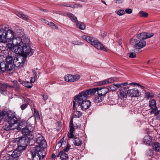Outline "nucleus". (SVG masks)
Wrapping results in <instances>:
<instances>
[{
	"mask_svg": "<svg viewBox=\"0 0 160 160\" xmlns=\"http://www.w3.org/2000/svg\"><path fill=\"white\" fill-rule=\"evenodd\" d=\"M16 125V126H15L16 127H15V129H17L19 131L21 130V131L22 130L25 129L27 126H28L27 125V123L25 122H21L19 123L18 124L17 123V125Z\"/></svg>",
	"mask_w": 160,
	"mask_h": 160,
	"instance_id": "23",
	"label": "nucleus"
},
{
	"mask_svg": "<svg viewBox=\"0 0 160 160\" xmlns=\"http://www.w3.org/2000/svg\"><path fill=\"white\" fill-rule=\"evenodd\" d=\"M15 37L20 38H27L24 34V30L23 29L18 28L15 32Z\"/></svg>",
	"mask_w": 160,
	"mask_h": 160,
	"instance_id": "22",
	"label": "nucleus"
},
{
	"mask_svg": "<svg viewBox=\"0 0 160 160\" xmlns=\"http://www.w3.org/2000/svg\"><path fill=\"white\" fill-rule=\"evenodd\" d=\"M29 43L26 42L23 43V45L22 46V53L26 56H31L32 55L34 51V49H32L28 45Z\"/></svg>",
	"mask_w": 160,
	"mask_h": 160,
	"instance_id": "9",
	"label": "nucleus"
},
{
	"mask_svg": "<svg viewBox=\"0 0 160 160\" xmlns=\"http://www.w3.org/2000/svg\"><path fill=\"white\" fill-rule=\"evenodd\" d=\"M157 133L160 135V128L158 129L157 130Z\"/></svg>",
	"mask_w": 160,
	"mask_h": 160,
	"instance_id": "64",
	"label": "nucleus"
},
{
	"mask_svg": "<svg viewBox=\"0 0 160 160\" xmlns=\"http://www.w3.org/2000/svg\"><path fill=\"white\" fill-rule=\"evenodd\" d=\"M10 53L11 54V51L10 52ZM10 55L12 58V64L14 67H19L22 66L26 61V58L23 56H12L11 54Z\"/></svg>",
	"mask_w": 160,
	"mask_h": 160,
	"instance_id": "6",
	"label": "nucleus"
},
{
	"mask_svg": "<svg viewBox=\"0 0 160 160\" xmlns=\"http://www.w3.org/2000/svg\"><path fill=\"white\" fill-rule=\"evenodd\" d=\"M41 20L42 22L45 23L47 24L48 25H49V22L48 21L42 18L41 19Z\"/></svg>",
	"mask_w": 160,
	"mask_h": 160,
	"instance_id": "57",
	"label": "nucleus"
},
{
	"mask_svg": "<svg viewBox=\"0 0 160 160\" xmlns=\"http://www.w3.org/2000/svg\"><path fill=\"white\" fill-rule=\"evenodd\" d=\"M14 52L16 53L23 54L22 47H20V46H15L14 48Z\"/></svg>",
	"mask_w": 160,
	"mask_h": 160,
	"instance_id": "32",
	"label": "nucleus"
},
{
	"mask_svg": "<svg viewBox=\"0 0 160 160\" xmlns=\"http://www.w3.org/2000/svg\"><path fill=\"white\" fill-rule=\"evenodd\" d=\"M124 13V11L123 10H119L117 12V14L119 16L122 15Z\"/></svg>",
	"mask_w": 160,
	"mask_h": 160,
	"instance_id": "50",
	"label": "nucleus"
},
{
	"mask_svg": "<svg viewBox=\"0 0 160 160\" xmlns=\"http://www.w3.org/2000/svg\"><path fill=\"white\" fill-rule=\"evenodd\" d=\"M125 11L128 14H130L132 12V10L131 8H127L126 9Z\"/></svg>",
	"mask_w": 160,
	"mask_h": 160,
	"instance_id": "56",
	"label": "nucleus"
},
{
	"mask_svg": "<svg viewBox=\"0 0 160 160\" xmlns=\"http://www.w3.org/2000/svg\"><path fill=\"white\" fill-rule=\"evenodd\" d=\"M62 6H65V7H72V8H73V7L72 6H70L69 5H68L66 3L63 4Z\"/></svg>",
	"mask_w": 160,
	"mask_h": 160,
	"instance_id": "60",
	"label": "nucleus"
},
{
	"mask_svg": "<svg viewBox=\"0 0 160 160\" xmlns=\"http://www.w3.org/2000/svg\"><path fill=\"white\" fill-rule=\"evenodd\" d=\"M129 88L128 86L122 87V88L120 89V95L123 98H126L127 94H128V89Z\"/></svg>",
	"mask_w": 160,
	"mask_h": 160,
	"instance_id": "21",
	"label": "nucleus"
},
{
	"mask_svg": "<svg viewBox=\"0 0 160 160\" xmlns=\"http://www.w3.org/2000/svg\"><path fill=\"white\" fill-rule=\"evenodd\" d=\"M5 52L8 54V55L6 54L5 56V57H6L5 60L6 63L2 62L0 63V73H2L6 70L11 71L14 68L12 58L10 55L11 53H9L7 50L5 51Z\"/></svg>",
	"mask_w": 160,
	"mask_h": 160,
	"instance_id": "2",
	"label": "nucleus"
},
{
	"mask_svg": "<svg viewBox=\"0 0 160 160\" xmlns=\"http://www.w3.org/2000/svg\"><path fill=\"white\" fill-rule=\"evenodd\" d=\"M6 48L10 51L12 50L14 48L13 45L10 43H8L6 44Z\"/></svg>",
	"mask_w": 160,
	"mask_h": 160,
	"instance_id": "44",
	"label": "nucleus"
},
{
	"mask_svg": "<svg viewBox=\"0 0 160 160\" xmlns=\"http://www.w3.org/2000/svg\"><path fill=\"white\" fill-rule=\"evenodd\" d=\"M140 94V92L136 88H134L128 90V95L131 97H138Z\"/></svg>",
	"mask_w": 160,
	"mask_h": 160,
	"instance_id": "16",
	"label": "nucleus"
},
{
	"mask_svg": "<svg viewBox=\"0 0 160 160\" xmlns=\"http://www.w3.org/2000/svg\"><path fill=\"white\" fill-rule=\"evenodd\" d=\"M118 80V78H111L106 80L100 81L98 83V85L101 86L111 83H113L115 81Z\"/></svg>",
	"mask_w": 160,
	"mask_h": 160,
	"instance_id": "15",
	"label": "nucleus"
},
{
	"mask_svg": "<svg viewBox=\"0 0 160 160\" xmlns=\"http://www.w3.org/2000/svg\"><path fill=\"white\" fill-rule=\"evenodd\" d=\"M73 143L75 145L79 146L82 144V141L80 140L79 138L76 137L74 139Z\"/></svg>",
	"mask_w": 160,
	"mask_h": 160,
	"instance_id": "31",
	"label": "nucleus"
},
{
	"mask_svg": "<svg viewBox=\"0 0 160 160\" xmlns=\"http://www.w3.org/2000/svg\"><path fill=\"white\" fill-rule=\"evenodd\" d=\"M34 77L35 78H37V73L36 72H34Z\"/></svg>",
	"mask_w": 160,
	"mask_h": 160,
	"instance_id": "63",
	"label": "nucleus"
},
{
	"mask_svg": "<svg viewBox=\"0 0 160 160\" xmlns=\"http://www.w3.org/2000/svg\"><path fill=\"white\" fill-rule=\"evenodd\" d=\"M152 140V137L149 135H146L144 138L143 139L144 143L148 145L150 144V143Z\"/></svg>",
	"mask_w": 160,
	"mask_h": 160,
	"instance_id": "26",
	"label": "nucleus"
},
{
	"mask_svg": "<svg viewBox=\"0 0 160 160\" xmlns=\"http://www.w3.org/2000/svg\"><path fill=\"white\" fill-rule=\"evenodd\" d=\"M34 128L31 126H28L24 129L22 130L21 131L23 136H28L30 137V133L33 131Z\"/></svg>",
	"mask_w": 160,
	"mask_h": 160,
	"instance_id": "14",
	"label": "nucleus"
},
{
	"mask_svg": "<svg viewBox=\"0 0 160 160\" xmlns=\"http://www.w3.org/2000/svg\"><path fill=\"white\" fill-rule=\"evenodd\" d=\"M88 91H90V92H91V95H94L96 92L98 96L103 97V98L108 93L109 91V89L107 88H103L99 89L98 88H93V89H88Z\"/></svg>",
	"mask_w": 160,
	"mask_h": 160,
	"instance_id": "7",
	"label": "nucleus"
},
{
	"mask_svg": "<svg viewBox=\"0 0 160 160\" xmlns=\"http://www.w3.org/2000/svg\"><path fill=\"white\" fill-rule=\"evenodd\" d=\"M144 32H142L138 34L137 37V39H138V40H144L145 39V36Z\"/></svg>",
	"mask_w": 160,
	"mask_h": 160,
	"instance_id": "37",
	"label": "nucleus"
},
{
	"mask_svg": "<svg viewBox=\"0 0 160 160\" xmlns=\"http://www.w3.org/2000/svg\"><path fill=\"white\" fill-rule=\"evenodd\" d=\"M60 154H61V160H68V155L65 152H64V151H61L60 152Z\"/></svg>",
	"mask_w": 160,
	"mask_h": 160,
	"instance_id": "30",
	"label": "nucleus"
},
{
	"mask_svg": "<svg viewBox=\"0 0 160 160\" xmlns=\"http://www.w3.org/2000/svg\"><path fill=\"white\" fill-rule=\"evenodd\" d=\"M0 92L4 95H6L7 93V91L5 90L2 89L0 87Z\"/></svg>",
	"mask_w": 160,
	"mask_h": 160,
	"instance_id": "54",
	"label": "nucleus"
},
{
	"mask_svg": "<svg viewBox=\"0 0 160 160\" xmlns=\"http://www.w3.org/2000/svg\"><path fill=\"white\" fill-rule=\"evenodd\" d=\"M67 15L69 17L71 20L73 22L76 23L78 22L76 17L72 13L68 12L67 13Z\"/></svg>",
	"mask_w": 160,
	"mask_h": 160,
	"instance_id": "27",
	"label": "nucleus"
},
{
	"mask_svg": "<svg viewBox=\"0 0 160 160\" xmlns=\"http://www.w3.org/2000/svg\"><path fill=\"white\" fill-rule=\"evenodd\" d=\"M74 115L75 118H79L82 115V113L80 111H76L74 112Z\"/></svg>",
	"mask_w": 160,
	"mask_h": 160,
	"instance_id": "41",
	"label": "nucleus"
},
{
	"mask_svg": "<svg viewBox=\"0 0 160 160\" xmlns=\"http://www.w3.org/2000/svg\"><path fill=\"white\" fill-rule=\"evenodd\" d=\"M18 81L21 84L28 88H31L32 86V84L29 82L24 81L20 79H19Z\"/></svg>",
	"mask_w": 160,
	"mask_h": 160,
	"instance_id": "24",
	"label": "nucleus"
},
{
	"mask_svg": "<svg viewBox=\"0 0 160 160\" xmlns=\"http://www.w3.org/2000/svg\"><path fill=\"white\" fill-rule=\"evenodd\" d=\"M36 142L38 144L37 146L36 147H38L43 149L47 147V144L46 141L44 138L40 135H39L37 138Z\"/></svg>",
	"mask_w": 160,
	"mask_h": 160,
	"instance_id": "11",
	"label": "nucleus"
},
{
	"mask_svg": "<svg viewBox=\"0 0 160 160\" xmlns=\"http://www.w3.org/2000/svg\"><path fill=\"white\" fill-rule=\"evenodd\" d=\"M128 54H129V57L130 58H133L136 57V55L134 52H131L128 53Z\"/></svg>",
	"mask_w": 160,
	"mask_h": 160,
	"instance_id": "53",
	"label": "nucleus"
},
{
	"mask_svg": "<svg viewBox=\"0 0 160 160\" xmlns=\"http://www.w3.org/2000/svg\"><path fill=\"white\" fill-rule=\"evenodd\" d=\"M80 76L78 74L72 75L68 74L66 75L64 77L65 80L67 82H71L78 81L80 78Z\"/></svg>",
	"mask_w": 160,
	"mask_h": 160,
	"instance_id": "12",
	"label": "nucleus"
},
{
	"mask_svg": "<svg viewBox=\"0 0 160 160\" xmlns=\"http://www.w3.org/2000/svg\"><path fill=\"white\" fill-rule=\"evenodd\" d=\"M45 155L44 150L38 147H35L32 154L33 160H41L44 157Z\"/></svg>",
	"mask_w": 160,
	"mask_h": 160,
	"instance_id": "5",
	"label": "nucleus"
},
{
	"mask_svg": "<svg viewBox=\"0 0 160 160\" xmlns=\"http://www.w3.org/2000/svg\"><path fill=\"white\" fill-rule=\"evenodd\" d=\"M13 86H10L11 88H15V90L17 92H19L20 90V88L19 84L16 81H13Z\"/></svg>",
	"mask_w": 160,
	"mask_h": 160,
	"instance_id": "33",
	"label": "nucleus"
},
{
	"mask_svg": "<svg viewBox=\"0 0 160 160\" xmlns=\"http://www.w3.org/2000/svg\"><path fill=\"white\" fill-rule=\"evenodd\" d=\"M76 24L77 27L81 30H84L85 28V25L82 22L79 23L78 21Z\"/></svg>",
	"mask_w": 160,
	"mask_h": 160,
	"instance_id": "38",
	"label": "nucleus"
},
{
	"mask_svg": "<svg viewBox=\"0 0 160 160\" xmlns=\"http://www.w3.org/2000/svg\"><path fill=\"white\" fill-rule=\"evenodd\" d=\"M15 126L8 122L7 123L3 126V129L6 131L10 130L15 129Z\"/></svg>",
	"mask_w": 160,
	"mask_h": 160,
	"instance_id": "25",
	"label": "nucleus"
},
{
	"mask_svg": "<svg viewBox=\"0 0 160 160\" xmlns=\"http://www.w3.org/2000/svg\"><path fill=\"white\" fill-rule=\"evenodd\" d=\"M73 122V118H72L69 122V127L70 128L69 132L68 134V137L70 138H72L74 136L73 133L74 130Z\"/></svg>",
	"mask_w": 160,
	"mask_h": 160,
	"instance_id": "18",
	"label": "nucleus"
},
{
	"mask_svg": "<svg viewBox=\"0 0 160 160\" xmlns=\"http://www.w3.org/2000/svg\"><path fill=\"white\" fill-rule=\"evenodd\" d=\"M6 114V112L5 111L2 112L0 113V122L1 121L2 119Z\"/></svg>",
	"mask_w": 160,
	"mask_h": 160,
	"instance_id": "51",
	"label": "nucleus"
},
{
	"mask_svg": "<svg viewBox=\"0 0 160 160\" xmlns=\"http://www.w3.org/2000/svg\"><path fill=\"white\" fill-rule=\"evenodd\" d=\"M51 27L54 29H58V26L52 22H51Z\"/></svg>",
	"mask_w": 160,
	"mask_h": 160,
	"instance_id": "48",
	"label": "nucleus"
},
{
	"mask_svg": "<svg viewBox=\"0 0 160 160\" xmlns=\"http://www.w3.org/2000/svg\"><path fill=\"white\" fill-rule=\"evenodd\" d=\"M42 96L43 97V99L45 100H47L48 99V97L47 95L44 94L43 95H42Z\"/></svg>",
	"mask_w": 160,
	"mask_h": 160,
	"instance_id": "59",
	"label": "nucleus"
},
{
	"mask_svg": "<svg viewBox=\"0 0 160 160\" xmlns=\"http://www.w3.org/2000/svg\"><path fill=\"white\" fill-rule=\"evenodd\" d=\"M149 106L151 109V110H152L153 108H157L156 106V100L154 99H152L149 101Z\"/></svg>",
	"mask_w": 160,
	"mask_h": 160,
	"instance_id": "28",
	"label": "nucleus"
},
{
	"mask_svg": "<svg viewBox=\"0 0 160 160\" xmlns=\"http://www.w3.org/2000/svg\"><path fill=\"white\" fill-rule=\"evenodd\" d=\"M28 104L26 102H25L24 104H23L21 105L20 108L22 110H23L28 106Z\"/></svg>",
	"mask_w": 160,
	"mask_h": 160,
	"instance_id": "49",
	"label": "nucleus"
},
{
	"mask_svg": "<svg viewBox=\"0 0 160 160\" xmlns=\"http://www.w3.org/2000/svg\"><path fill=\"white\" fill-rule=\"evenodd\" d=\"M146 97L147 98V99L149 98L151 99L152 98L154 95L152 93H150L149 92H147L145 93Z\"/></svg>",
	"mask_w": 160,
	"mask_h": 160,
	"instance_id": "42",
	"label": "nucleus"
},
{
	"mask_svg": "<svg viewBox=\"0 0 160 160\" xmlns=\"http://www.w3.org/2000/svg\"><path fill=\"white\" fill-rule=\"evenodd\" d=\"M153 154V151L151 149L149 150L147 152V155L149 156H152Z\"/></svg>",
	"mask_w": 160,
	"mask_h": 160,
	"instance_id": "47",
	"label": "nucleus"
},
{
	"mask_svg": "<svg viewBox=\"0 0 160 160\" xmlns=\"http://www.w3.org/2000/svg\"><path fill=\"white\" fill-rule=\"evenodd\" d=\"M22 152L17 150L13 151L12 156L9 158V160H19V157L21 156Z\"/></svg>",
	"mask_w": 160,
	"mask_h": 160,
	"instance_id": "17",
	"label": "nucleus"
},
{
	"mask_svg": "<svg viewBox=\"0 0 160 160\" xmlns=\"http://www.w3.org/2000/svg\"><path fill=\"white\" fill-rule=\"evenodd\" d=\"M12 41L13 44L19 46H21V44H23V43H29L30 42L29 39L28 38L24 37L22 38L18 37H14Z\"/></svg>",
	"mask_w": 160,
	"mask_h": 160,
	"instance_id": "10",
	"label": "nucleus"
},
{
	"mask_svg": "<svg viewBox=\"0 0 160 160\" xmlns=\"http://www.w3.org/2000/svg\"><path fill=\"white\" fill-rule=\"evenodd\" d=\"M145 34V39L147 38H151L152 37L153 35V34L152 33H147L145 32H144Z\"/></svg>",
	"mask_w": 160,
	"mask_h": 160,
	"instance_id": "45",
	"label": "nucleus"
},
{
	"mask_svg": "<svg viewBox=\"0 0 160 160\" xmlns=\"http://www.w3.org/2000/svg\"><path fill=\"white\" fill-rule=\"evenodd\" d=\"M6 31L4 29H0V42L2 43L6 42Z\"/></svg>",
	"mask_w": 160,
	"mask_h": 160,
	"instance_id": "20",
	"label": "nucleus"
},
{
	"mask_svg": "<svg viewBox=\"0 0 160 160\" xmlns=\"http://www.w3.org/2000/svg\"><path fill=\"white\" fill-rule=\"evenodd\" d=\"M103 97L98 96L96 97L94 99V102L96 103H99L101 102L104 99Z\"/></svg>",
	"mask_w": 160,
	"mask_h": 160,
	"instance_id": "39",
	"label": "nucleus"
},
{
	"mask_svg": "<svg viewBox=\"0 0 160 160\" xmlns=\"http://www.w3.org/2000/svg\"><path fill=\"white\" fill-rule=\"evenodd\" d=\"M71 145L68 144L67 146L64 149V150L62 151H64V152H67L69 149Z\"/></svg>",
	"mask_w": 160,
	"mask_h": 160,
	"instance_id": "52",
	"label": "nucleus"
},
{
	"mask_svg": "<svg viewBox=\"0 0 160 160\" xmlns=\"http://www.w3.org/2000/svg\"><path fill=\"white\" fill-rule=\"evenodd\" d=\"M152 148L155 151L158 152L160 150V145L159 143L156 142L153 144Z\"/></svg>",
	"mask_w": 160,
	"mask_h": 160,
	"instance_id": "36",
	"label": "nucleus"
},
{
	"mask_svg": "<svg viewBox=\"0 0 160 160\" xmlns=\"http://www.w3.org/2000/svg\"><path fill=\"white\" fill-rule=\"evenodd\" d=\"M30 138L28 136H21L13 139V142L17 143L18 145L16 149L21 152L24 150L28 146Z\"/></svg>",
	"mask_w": 160,
	"mask_h": 160,
	"instance_id": "3",
	"label": "nucleus"
},
{
	"mask_svg": "<svg viewBox=\"0 0 160 160\" xmlns=\"http://www.w3.org/2000/svg\"><path fill=\"white\" fill-rule=\"evenodd\" d=\"M16 14L20 18L26 21H28L29 19L27 15H24L21 12H16Z\"/></svg>",
	"mask_w": 160,
	"mask_h": 160,
	"instance_id": "29",
	"label": "nucleus"
},
{
	"mask_svg": "<svg viewBox=\"0 0 160 160\" xmlns=\"http://www.w3.org/2000/svg\"><path fill=\"white\" fill-rule=\"evenodd\" d=\"M128 85H129V84H128L127 82H123L121 83H114L113 84V85L115 86L117 88H122L123 86H126Z\"/></svg>",
	"mask_w": 160,
	"mask_h": 160,
	"instance_id": "35",
	"label": "nucleus"
},
{
	"mask_svg": "<svg viewBox=\"0 0 160 160\" xmlns=\"http://www.w3.org/2000/svg\"><path fill=\"white\" fill-rule=\"evenodd\" d=\"M34 112L36 114V117H38L39 118V116L38 112L36 111L35 109H34Z\"/></svg>",
	"mask_w": 160,
	"mask_h": 160,
	"instance_id": "61",
	"label": "nucleus"
},
{
	"mask_svg": "<svg viewBox=\"0 0 160 160\" xmlns=\"http://www.w3.org/2000/svg\"><path fill=\"white\" fill-rule=\"evenodd\" d=\"M129 85H133L134 86H135L136 85H137L138 86H140L142 89H144V87L143 86H141L139 85V84L136 82H132L129 84Z\"/></svg>",
	"mask_w": 160,
	"mask_h": 160,
	"instance_id": "55",
	"label": "nucleus"
},
{
	"mask_svg": "<svg viewBox=\"0 0 160 160\" xmlns=\"http://www.w3.org/2000/svg\"><path fill=\"white\" fill-rule=\"evenodd\" d=\"M82 38L89 43H90L97 49L106 52L107 51V49L104 47L103 45L97 39L85 35L83 36Z\"/></svg>",
	"mask_w": 160,
	"mask_h": 160,
	"instance_id": "4",
	"label": "nucleus"
},
{
	"mask_svg": "<svg viewBox=\"0 0 160 160\" xmlns=\"http://www.w3.org/2000/svg\"><path fill=\"white\" fill-rule=\"evenodd\" d=\"M110 88L111 91H114L116 89H117L116 88L113 86H110Z\"/></svg>",
	"mask_w": 160,
	"mask_h": 160,
	"instance_id": "58",
	"label": "nucleus"
},
{
	"mask_svg": "<svg viewBox=\"0 0 160 160\" xmlns=\"http://www.w3.org/2000/svg\"><path fill=\"white\" fill-rule=\"evenodd\" d=\"M35 78H34L32 77L31 78V83H33L35 82Z\"/></svg>",
	"mask_w": 160,
	"mask_h": 160,
	"instance_id": "62",
	"label": "nucleus"
},
{
	"mask_svg": "<svg viewBox=\"0 0 160 160\" xmlns=\"http://www.w3.org/2000/svg\"><path fill=\"white\" fill-rule=\"evenodd\" d=\"M6 114L5 119L7 122L14 126H16L18 120L16 117L15 113L9 112L7 113L6 112Z\"/></svg>",
	"mask_w": 160,
	"mask_h": 160,
	"instance_id": "8",
	"label": "nucleus"
},
{
	"mask_svg": "<svg viewBox=\"0 0 160 160\" xmlns=\"http://www.w3.org/2000/svg\"><path fill=\"white\" fill-rule=\"evenodd\" d=\"M92 92L87 90L85 91L79 93L78 95L74 97V99L75 101H73V109H77L76 108L77 105V102L78 106H80V108L82 110H87L89 108L91 105V102L89 100H86L88 98L89 95H91Z\"/></svg>",
	"mask_w": 160,
	"mask_h": 160,
	"instance_id": "1",
	"label": "nucleus"
},
{
	"mask_svg": "<svg viewBox=\"0 0 160 160\" xmlns=\"http://www.w3.org/2000/svg\"><path fill=\"white\" fill-rule=\"evenodd\" d=\"M133 40L135 42V44L134 45V48L137 49H140L144 47L146 45V41L144 40H138L137 39H132L131 42Z\"/></svg>",
	"mask_w": 160,
	"mask_h": 160,
	"instance_id": "13",
	"label": "nucleus"
},
{
	"mask_svg": "<svg viewBox=\"0 0 160 160\" xmlns=\"http://www.w3.org/2000/svg\"><path fill=\"white\" fill-rule=\"evenodd\" d=\"M140 16V17H147L148 16V14L146 12H144L142 11H141L139 12Z\"/></svg>",
	"mask_w": 160,
	"mask_h": 160,
	"instance_id": "43",
	"label": "nucleus"
},
{
	"mask_svg": "<svg viewBox=\"0 0 160 160\" xmlns=\"http://www.w3.org/2000/svg\"><path fill=\"white\" fill-rule=\"evenodd\" d=\"M15 32L12 30H8L7 31L6 35V42L8 41H12L14 37H15L14 35Z\"/></svg>",
	"mask_w": 160,
	"mask_h": 160,
	"instance_id": "19",
	"label": "nucleus"
},
{
	"mask_svg": "<svg viewBox=\"0 0 160 160\" xmlns=\"http://www.w3.org/2000/svg\"><path fill=\"white\" fill-rule=\"evenodd\" d=\"M13 86H10L11 88H15V90L17 92H19L20 90V88L19 84L16 81H13Z\"/></svg>",
	"mask_w": 160,
	"mask_h": 160,
	"instance_id": "34",
	"label": "nucleus"
},
{
	"mask_svg": "<svg viewBox=\"0 0 160 160\" xmlns=\"http://www.w3.org/2000/svg\"><path fill=\"white\" fill-rule=\"evenodd\" d=\"M160 112V110H158L157 108H153V109L151 110L150 111L151 114H154L155 116L158 115L159 114Z\"/></svg>",
	"mask_w": 160,
	"mask_h": 160,
	"instance_id": "40",
	"label": "nucleus"
},
{
	"mask_svg": "<svg viewBox=\"0 0 160 160\" xmlns=\"http://www.w3.org/2000/svg\"><path fill=\"white\" fill-rule=\"evenodd\" d=\"M57 130L58 131H60L62 127V124L61 122H58L56 123Z\"/></svg>",
	"mask_w": 160,
	"mask_h": 160,
	"instance_id": "46",
	"label": "nucleus"
}]
</instances>
